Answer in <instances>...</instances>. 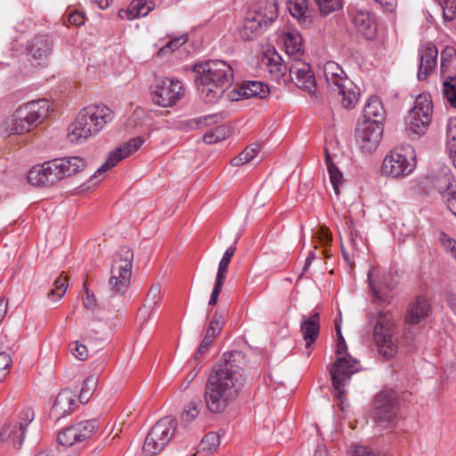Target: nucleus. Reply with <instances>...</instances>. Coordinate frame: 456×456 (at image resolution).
<instances>
[{
    "instance_id": "nucleus-9",
    "label": "nucleus",
    "mask_w": 456,
    "mask_h": 456,
    "mask_svg": "<svg viewBox=\"0 0 456 456\" xmlns=\"http://www.w3.org/2000/svg\"><path fill=\"white\" fill-rule=\"evenodd\" d=\"M176 430V420L171 416H166L155 423L148 432L142 452L146 456L160 452L170 442Z\"/></svg>"
},
{
    "instance_id": "nucleus-6",
    "label": "nucleus",
    "mask_w": 456,
    "mask_h": 456,
    "mask_svg": "<svg viewBox=\"0 0 456 456\" xmlns=\"http://www.w3.org/2000/svg\"><path fill=\"white\" fill-rule=\"evenodd\" d=\"M50 105L45 99L32 101L20 105L13 113L10 130L12 134H21L31 131L47 117Z\"/></svg>"
},
{
    "instance_id": "nucleus-30",
    "label": "nucleus",
    "mask_w": 456,
    "mask_h": 456,
    "mask_svg": "<svg viewBox=\"0 0 456 456\" xmlns=\"http://www.w3.org/2000/svg\"><path fill=\"white\" fill-rule=\"evenodd\" d=\"M287 7L289 13L305 28L312 25V18L308 9L307 0H288Z\"/></svg>"
},
{
    "instance_id": "nucleus-14",
    "label": "nucleus",
    "mask_w": 456,
    "mask_h": 456,
    "mask_svg": "<svg viewBox=\"0 0 456 456\" xmlns=\"http://www.w3.org/2000/svg\"><path fill=\"white\" fill-rule=\"evenodd\" d=\"M183 84L175 78L156 79L151 88L152 101L161 107H171L183 95Z\"/></svg>"
},
{
    "instance_id": "nucleus-59",
    "label": "nucleus",
    "mask_w": 456,
    "mask_h": 456,
    "mask_svg": "<svg viewBox=\"0 0 456 456\" xmlns=\"http://www.w3.org/2000/svg\"><path fill=\"white\" fill-rule=\"evenodd\" d=\"M221 330H222L221 328L209 324L205 336H207L208 338L214 340L218 336V334L221 332Z\"/></svg>"
},
{
    "instance_id": "nucleus-15",
    "label": "nucleus",
    "mask_w": 456,
    "mask_h": 456,
    "mask_svg": "<svg viewBox=\"0 0 456 456\" xmlns=\"http://www.w3.org/2000/svg\"><path fill=\"white\" fill-rule=\"evenodd\" d=\"M384 126L380 121L362 120L355 129V141L363 154L377 150L383 136Z\"/></svg>"
},
{
    "instance_id": "nucleus-16",
    "label": "nucleus",
    "mask_w": 456,
    "mask_h": 456,
    "mask_svg": "<svg viewBox=\"0 0 456 456\" xmlns=\"http://www.w3.org/2000/svg\"><path fill=\"white\" fill-rule=\"evenodd\" d=\"M35 412L32 408L25 407L19 413L16 420L5 423L0 431V437L3 441H11L12 445L20 448L25 438L27 427L34 420Z\"/></svg>"
},
{
    "instance_id": "nucleus-57",
    "label": "nucleus",
    "mask_w": 456,
    "mask_h": 456,
    "mask_svg": "<svg viewBox=\"0 0 456 456\" xmlns=\"http://www.w3.org/2000/svg\"><path fill=\"white\" fill-rule=\"evenodd\" d=\"M68 20L72 25L80 26L85 22V15L81 12L75 11L69 13Z\"/></svg>"
},
{
    "instance_id": "nucleus-46",
    "label": "nucleus",
    "mask_w": 456,
    "mask_h": 456,
    "mask_svg": "<svg viewBox=\"0 0 456 456\" xmlns=\"http://www.w3.org/2000/svg\"><path fill=\"white\" fill-rule=\"evenodd\" d=\"M446 143L449 151L456 150V117L451 118L447 123Z\"/></svg>"
},
{
    "instance_id": "nucleus-43",
    "label": "nucleus",
    "mask_w": 456,
    "mask_h": 456,
    "mask_svg": "<svg viewBox=\"0 0 456 456\" xmlns=\"http://www.w3.org/2000/svg\"><path fill=\"white\" fill-rule=\"evenodd\" d=\"M201 408V401L200 399L191 400L183 409L182 419L191 421L195 419L199 415Z\"/></svg>"
},
{
    "instance_id": "nucleus-11",
    "label": "nucleus",
    "mask_w": 456,
    "mask_h": 456,
    "mask_svg": "<svg viewBox=\"0 0 456 456\" xmlns=\"http://www.w3.org/2000/svg\"><path fill=\"white\" fill-rule=\"evenodd\" d=\"M398 395L393 389H384L378 393L373 401L372 417L379 425L388 428L396 417Z\"/></svg>"
},
{
    "instance_id": "nucleus-12",
    "label": "nucleus",
    "mask_w": 456,
    "mask_h": 456,
    "mask_svg": "<svg viewBox=\"0 0 456 456\" xmlns=\"http://www.w3.org/2000/svg\"><path fill=\"white\" fill-rule=\"evenodd\" d=\"M415 166V157L413 155H407L402 150L394 149L385 156L380 172L385 176L400 179L409 175Z\"/></svg>"
},
{
    "instance_id": "nucleus-52",
    "label": "nucleus",
    "mask_w": 456,
    "mask_h": 456,
    "mask_svg": "<svg viewBox=\"0 0 456 456\" xmlns=\"http://www.w3.org/2000/svg\"><path fill=\"white\" fill-rule=\"evenodd\" d=\"M444 17L452 20L456 15V0H443Z\"/></svg>"
},
{
    "instance_id": "nucleus-26",
    "label": "nucleus",
    "mask_w": 456,
    "mask_h": 456,
    "mask_svg": "<svg viewBox=\"0 0 456 456\" xmlns=\"http://www.w3.org/2000/svg\"><path fill=\"white\" fill-rule=\"evenodd\" d=\"M430 181L433 187L442 195L452 190L453 184H456L450 167L447 166H441L436 170H433L430 175Z\"/></svg>"
},
{
    "instance_id": "nucleus-54",
    "label": "nucleus",
    "mask_w": 456,
    "mask_h": 456,
    "mask_svg": "<svg viewBox=\"0 0 456 456\" xmlns=\"http://www.w3.org/2000/svg\"><path fill=\"white\" fill-rule=\"evenodd\" d=\"M455 57H456V49L452 46H446L441 52V65H442V67H445L446 63L450 62Z\"/></svg>"
},
{
    "instance_id": "nucleus-3",
    "label": "nucleus",
    "mask_w": 456,
    "mask_h": 456,
    "mask_svg": "<svg viewBox=\"0 0 456 456\" xmlns=\"http://www.w3.org/2000/svg\"><path fill=\"white\" fill-rule=\"evenodd\" d=\"M114 118L113 111L106 105H89L83 108L68 129V139L81 143L98 134Z\"/></svg>"
},
{
    "instance_id": "nucleus-61",
    "label": "nucleus",
    "mask_w": 456,
    "mask_h": 456,
    "mask_svg": "<svg viewBox=\"0 0 456 456\" xmlns=\"http://www.w3.org/2000/svg\"><path fill=\"white\" fill-rule=\"evenodd\" d=\"M314 258H315L314 251H310L307 257L305 258L302 275L309 269V267H310L312 262L314 260Z\"/></svg>"
},
{
    "instance_id": "nucleus-35",
    "label": "nucleus",
    "mask_w": 456,
    "mask_h": 456,
    "mask_svg": "<svg viewBox=\"0 0 456 456\" xmlns=\"http://www.w3.org/2000/svg\"><path fill=\"white\" fill-rule=\"evenodd\" d=\"M368 278L370 280V289L374 297L373 300L377 304L389 302L391 299L390 292L394 286L383 282L376 284L370 278V272L368 273Z\"/></svg>"
},
{
    "instance_id": "nucleus-1",
    "label": "nucleus",
    "mask_w": 456,
    "mask_h": 456,
    "mask_svg": "<svg viewBox=\"0 0 456 456\" xmlns=\"http://www.w3.org/2000/svg\"><path fill=\"white\" fill-rule=\"evenodd\" d=\"M246 355L238 350L225 353L215 364L204 386V403L213 414L224 412L240 395L246 383Z\"/></svg>"
},
{
    "instance_id": "nucleus-42",
    "label": "nucleus",
    "mask_w": 456,
    "mask_h": 456,
    "mask_svg": "<svg viewBox=\"0 0 456 456\" xmlns=\"http://www.w3.org/2000/svg\"><path fill=\"white\" fill-rule=\"evenodd\" d=\"M220 445V435L216 432L208 433L201 440V449L207 452H215Z\"/></svg>"
},
{
    "instance_id": "nucleus-63",
    "label": "nucleus",
    "mask_w": 456,
    "mask_h": 456,
    "mask_svg": "<svg viewBox=\"0 0 456 456\" xmlns=\"http://www.w3.org/2000/svg\"><path fill=\"white\" fill-rule=\"evenodd\" d=\"M314 456H330L327 447L324 444H318Z\"/></svg>"
},
{
    "instance_id": "nucleus-44",
    "label": "nucleus",
    "mask_w": 456,
    "mask_h": 456,
    "mask_svg": "<svg viewBox=\"0 0 456 456\" xmlns=\"http://www.w3.org/2000/svg\"><path fill=\"white\" fill-rule=\"evenodd\" d=\"M53 289H52L48 294V298H54L56 297L57 299L61 298L68 288V281L66 277H63L61 274L54 281Z\"/></svg>"
},
{
    "instance_id": "nucleus-8",
    "label": "nucleus",
    "mask_w": 456,
    "mask_h": 456,
    "mask_svg": "<svg viewBox=\"0 0 456 456\" xmlns=\"http://www.w3.org/2000/svg\"><path fill=\"white\" fill-rule=\"evenodd\" d=\"M134 252L127 246L120 247L113 257L109 285L113 293H124L130 287Z\"/></svg>"
},
{
    "instance_id": "nucleus-22",
    "label": "nucleus",
    "mask_w": 456,
    "mask_h": 456,
    "mask_svg": "<svg viewBox=\"0 0 456 456\" xmlns=\"http://www.w3.org/2000/svg\"><path fill=\"white\" fill-rule=\"evenodd\" d=\"M431 312L429 301L424 297L417 298L410 304L405 315V322L408 325L420 324L426 321Z\"/></svg>"
},
{
    "instance_id": "nucleus-36",
    "label": "nucleus",
    "mask_w": 456,
    "mask_h": 456,
    "mask_svg": "<svg viewBox=\"0 0 456 456\" xmlns=\"http://www.w3.org/2000/svg\"><path fill=\"white\" fill-rule=\"evenodd\" d=\"M261 145L259 143H252L246 147L237 157L231 160L233 167L243 166L253 160L260 152Z\"/></svg>"
},
{
    "instance_id": "nucleus-51",
    "label": "nucleus",
    "mask_w": 456,
    "mask_h": 456,
    "mask_svg": "<svg viewBox=\"0 0 456 456\" xmlns=\"http://www.w3.org/2000/svg\"><path fill=\"white\" fill-rule=\"evenodd\" d=\"M449 210L456 216V184L442 197Z\"/></svg>"
},
{
    "instance_id": "nucleus-24",
    "label": "nucleus",
    "mask_w": 456,
    "mask_h": 456,
    "mask_svg": "<svg viewBox=\"0 0 456 456\" xmlns=\"http://www.w3.org/2000/svg\"><path fill=\"white\" fill-rule=\"evenodd\" d=\"M300 331L306 348L311 347L320 333V314L314 312L308 316L304 315L300 322Z\"/></svg>"
},
{
    "instance_id": "nucleus-50",
    "label": "nucleus",
    "mask_w": 456,
    "mask_h": 456,
    "mask_svg": "<svg viewBox=\"0 0 456 456\" xmlns=\"http://www.w3.org/2000/svg\"><path fill=\"white\" fill-rule=\"evenodd\" d=\"M228 316V310L226 308H218L215 312L209 324L223 329Z\"/></svg>"
},
{
    "instance_id": "nucleus-62",
    "label": "nucleus",
    "mask_w": 456,
    "mask_h": 456,
    "mask_svg": "<svg viewBox=\"0 0 456 456\" xmlns=\"http://www.w3.org/2000/svg\"><path fill=\"white\" fill-rule=\"evenodd\" d=\"M447 303L451 311L456 315V292L449 296Z\"/></svg>"
},
{
    "instance_id": "nucleus-55",
    "label": "nucleus",
    "mask_w": 456,
    "mask_h": 456,
    "mask_svg": "<svg viewBox=\"0 0 456 456\" xmlns=\"http://www.w3.org/2000/svg\"><path fill=\"white\" fill-rule=\"evenodd\" d=\"M318 239L324 247L330 245L332 238L331 233L327 227L320 228L318 232Z\"/></svg>"
},
{
    "instance_id": "nucleus-39",
    "label": "nucleus",
    "mask_w": 456,
    "mask_h": 456,
    "mask_svg": "<svg viewBox=\"0 0 456 456\" xmlns=\"http://www.w3.org/2000/svg\"><path fill=\"white\" fill-rule=\"evenodd\" d=\"M98 385V378L95 375L88 376L83 382L79 394L81 403H86Z\"/></svg>"
},
{
    "instance_id": "nucleus-60",
    "label": "nucleus",
    "mask_w": 456,
    "mask_h": 456,
    "mask_svg": "<svg viewBox=\"0 0 456 456\" xmlns=\"http://www.w3.org/2000/svg\"><path fill=\"white\" fill-rule=\"evenodd\" d=\"M8 301L5 298L0 299V323L4 320L7 312Z\"/></svg>"
},
{
    "instance_id": "nucleus-34",
    "label": "nucleus",
    "mask_w": 456,
    "mask_h": 456,
    "mask_svg": "<svg viewBox=\"0 0 456 456\" xmlns=\"http://www.w3.org/2000/svg\"><path fill=\"white\" fill-rule=\"evenodd\" d=\"M154 8V3L148 0H133L127 8L129 20L146 16Z\"/></svg>"
},
{
    "instance_id": "nucleus-23",
    "label": "nucleus",
    "mask_w": 456,
    "mask_h": 456,
    "mask_svg": "<svg viewBox=\"0 0 456 456\" xmlns=\"http://www.w3.org/2000/svg\"><path fill=\"white\" fill-rule=\"evenodd\" d=\"M352 22L356 29L367 39H373L377 34L374 15L367 11L358 10L352 14Z\"/></svg>"
},
{
    "instance_id": "nucleus-21",
    "label": "nucleus",
    "mask_w": 456,
    "mask_h": 456,
    "mask_svg": "<svg viewBox=\"0 0 456 456\" xmlns=\"http://www.w3.org/2000/svg\"><path fill=\"white\" fill-rule=\"evenodd\" d=\"M76 397V395L70 390L67 389L60 392L51 408L50 417L53 419L59 420L72 412Z\"/></svg>"
},
{
    "instance_id": "nucleus-4",
    "label": "nucleus",
    "mask_w": 456,
    "mask_h": 456,
    "mask_svg": "<svg viewBox=\"0 0 456 456\" xmlns=\"http://www.w3.org/2000/svg\"><path fill=\"white\" fill-rule=\"evenodd\" d=\"M85 167V160L79 157L55 159L34 166L28 174V181L36 187L52 186L64 177L78 173Z\"/></svg>"
},
{
    "instance_id": "nucleus-29",
    "label": "nucleus",
    "mask_w": 456,
    "mask_h": 456,
    "mask_svg": "<svg viewBox=\"0 0 456 456\" xmlns=\"http://www.w3.org/2000/svg\"><path fill=\"white\" fill-rule=\"evenodd\" d=\"M236 92L242 99L252 97L264 99L269 94V87L266 84L260 81H245L239 86Z\"/></svg>"
},
{
    "instance_id": "nucleus-64",
    "label": "nucleus",
    "mask_w": 456,
    "mask_h": 456,
    "mask_svg": "<svg viewBox=\"0 0 456 456\" xmlns=\"http://www.w3.org/2000/svg\"><path fill=\"white\" fill-rule=\"evenodd\" d=\"M184 42L185 40H183V42H181V38H175L174 40L169 41L167 45H169L170 50L173 52L176 50L179 46H181Z\"/></svg>"
},
{
    "instance_id": "nucleus-27",
    "label": "nucleus",
    "mask_w": 456,
    "mask_h": 456,
    "mask_svg": "<svg viewBox=\"0 0 456 456\" xmlns=\"http://www.w3.org/2000/svg\"><path fill=\"white\" fill-rule=\"evenodd\" d=\"M265 28L264 23L250 11L247 13L243 20V24L240 29V37L244 41L254 40L263 32Z\"/></svg>"
},
{
    "instance_id": "nucleus-40",
    "label": "nucleus",
    "mask_w": 456,
    "mask_h": 456,
    "mask_svg": "<svg viewBox=\"0 0 456 456\" xmlns=\"http://www.w3.org/2000/svg\"><path fill=\"white\" fill-rule=\"evenodd\" d=\"M444 95L452 107L456 108V77H447L443 84Z\"/></svg>"
},
{
    "instance_id": "nucleus-53",
    "label": "nucleus",
    "mask_w": 456,
    "mask_h": 456,
    "mask_svg": "<svg viewBox=\"0 0 456 456\" xmlns=\"http://www.w3.org/2000/svg\"><path fill=\"white\" fill-rule=\"evenodd\" d=\"M224 283V280L216 278L214 289L212 290L208 305H216L218 301V296L222 290L223 285Z\"/></svg>"
},
{
    "instance_id": "nucleus-37",
    "label": "nucleus",
    "mask_w": 456,
    "mask_h": 456,
    "mask_svg": "<svg viewBox=\"0 0 456 456\" xmlns=\"http://www.w3.org/2000/svg\"><path fill=\"white\" fill-rule=\"evenodd\" d=\"M231 134V130L225 126H216L207 132L203 136V142L207 144H213L225 140Z\"/></svg>"
},
{
    "instance_id": "nucleus-56",
    "label": "nucleus",
    "mask_w": 456,
    "mask_h": 456,
    "mask_svg": "<svg viewBox=\"0 0 456 456\" xmlns=\"http://www.w3.org/2000/svg\"><path fill=\"white\" fill-rule=\"evenodd\" d=\"M86 297L83 299L84 306L88 309H93L96 305V298L89 289L84 285Z\"/></svg>"
},
{
    "instance_id": "nucleus-7",
    "label": "nucleus",
    "mask_w": 456,
    "mask_h": 456,
    "mask_svg": "<svg viewBox=\"0 0 456 456\" xmlns=\"http://www.w3.org/2000/svg\"><path fill=\"white\" fill-rule=\"evenodd\" d=\"M324 76L328 85L340 96V102L345 109L355 107L360 95L359 87L349 79L343 69L334 61L327 62Z\"/></svg>"
},
{
    "instance_id": "nucleus-2",
    "label": "nucleus",
    "mask_w": 456,
    "mask_h": 456,
    "mask_svg": "<svg viewBox=\"0 0 456 456\" xmlns=\"http://www.w3.org/2000/svg\"><path fill=\"white\" fill-rule=\"evenodd\" d=\"M195 84L207 102H216L233 83V70L225 61L209 60L193 65Z\"/></svg>"
},
{
    "instance_id": "nucleus-28",
    "label": "nucleus",
    "mask_w": 456,
    "mask_h": 456,
    "mask_svg": "<svg viewBox=\"0 0 456 456\" xmlns=\"http://www.w3.org/2000/svg\"><path fill=\"white\" fill-rule=\"evenodd\" d=\"M256 17L264 23L265 27L272 24L278 17V4L276 0H260L257 7L251 11Z\"/></svg>"
},
{
    "instance_id": "nucleus-47",
    "label": "nucleus",
    "mask_w": 456,
    "mask_h": 456,
    "mask_svg": "<svg viewBox=\"0 0 456 456\" xmlns=\"http://www.w3.org/2000/svg\"><path fill=\"white\" fill-rule=\"evenodd\" d=\"M322 14L329 15L341 7L340 0H314Z\"/></svg>"
},
{
    "instance_id": "nucleus-20",
    "label": "nucleus",
    "mask_w": 456,
    "mask_h": 456,
    "mask_svg": "<svg viewBox=\"0 0 456 456\" xmlns=\"http://www.w3.org/2000/svg\"><path fill=\"white\" fill-rule=\"evenodd\" d=\"M438 50L433 43H428L419 50V80H425L436 66Z\"/></svg>"
},
{
    "instance_id": "nucleus-18",
    "label": "nucleus",
    "mask_w": 456,
    "mask_h": 456,
    "mask_svg": "<svg viewBox=\"0 0 456 456\" xmlns=\"http://www.w3.org/2000/svg\"><path fill=\"white\" fill-rule=\"evenodd\" d=\"M144 142V139L142 136H137L130 139L128 142L123 143L115 151L109 153L108 159L94 173L93 177H96L97 175H102L104 172H107L117 163H118L123 159L129 157L131 154L134 153L138 151Z\"/></svg>"
},
{
    "instance_id": "nucleus-48",
    "label": "nucleus",
    "mask_w": 456,
    "mask_h": 456,
    "mask_svg": "<svg viewBox=\"0 0 456 456\" xmlns=\"http://www.w3.org/2000/svg\"><path fill=\"white\" fill-rule=\"evenodd\" d=\"M69 350L72 355L79 361H86L88 357L87 347L78 341L71 342L69 344Z\"/></svg>"
},
{
    "instance_id": "nucleus-17",
    "label": "nucleus",
    "mask_w": 456,
    "mask_h": 456,
    "mask_svg": "<svg viewBox=\"0 0 456 456\" xmlns=\"http://www.w3.org/2000/svg\"><path fill=\"white\" fill-rule=\"evenodd\" d=\"M100 427L96 419L77 422L58 434L57 441L63 446H72L90 438Z\"/></svg>"
},
{
    "instance_id": "nucleus-31",
    "label": "nucleus",
    "mask_w": 456,
    "mask_h": 456,
    "mask_svg": "<svg viewBox=\"0 0 456 456\" xmlns=\"http://www.w3.org/2000/svg\"><path fill=\"white\" fill-rule=\"evenodd\" d=\"M284 46L293 61L300 60L299 56L304 53L303 38L297 31L291 30L284 35Z\"/></svg>"
},
{
    "instance_id": "nucleus-10",
    "label": "nucleus",
    "mask_w": 456,
    "mask_h": 456,
    "mask_svg": "<svg viewBox=\"0 0 456 456\" xmlns=\"http://www.w3.org/2000/svg\"><path fill=\"white\" fill-rule=\"evenodd\" d=\"M373 338L379 354L384 357L389 359L396 354L397 344L394 337V323L388 312H379Z\"/></svg>"
},
{
    "instance_id": "nucleus-19",
    "label": "nucleus",
    "mask_w": 456,
    "mask_h": 456,
    "mask_svg": "<svg viewBox=\"0 0 456 456\" xmlns=\"http://www.w3.org/2000/svg\"><path fill=\"white\" fill-rule=\"evenodd\" d=\"M290 78L302 90L315 93L316 82L308 63L297 60L289 67Z\"/></svg>"
},
{
    "instance_id": "nucleus-58",
    "label": "nucleus",
    "mask_w": 456,
    "mask_h": 456,
    "mask_svg": "<svg viewBox=\"0 0 456 456\" xmlns=\"http://www.w3.org/2000/svg\"><path fill=\"white\" fill-rule=\"evenodd\" d=\"M380 4L386 12H393L397 4V0H374Z\"/></svg>"
},
{
    "instance_id": "nucleus-49",
    "label": "nucleus",
    "mask_w": 456,
    "mask_h": 456,
    "mask_svg": "<svg viewBox=\"0 0 456 456\" xmlns=\"http://www.w3.org/2000/svg\"><path fill=\"white\" fill-rule=\"evenodd\" d=\"M12 358L7 353H0V382L7 376L12 365Z\"/></svg>"
},
{
    "instance_id": "nucleus-32",
    "label": "nucleus",
    "mask_w": 456,
    "mask_h": 456,
    "mask_svg": "<svg viewBox=\"0 0 456 456\" xmlns=\"http://www.w3.org/2000/svg\"><path fill=\"white\" fill-rule=\"evenodd\" d=\"M385 118V110L378 97L371 96L364 105L363 120L380 121Z\"/></svg>"
},
{
    "instance_id": "nucleus-41",
    "label": "nucleus",
    "mask_w": 456,
    "mask_h": 456,
    "mask_svg": "<svg viewBox=\"0 0 456 456\" xmlns=\"http://www.w3.org/2000/svg\"><path fill=\"white\" fill-rule=\"evenodd\" d=\"M235 250H236V248L233 246L229 247L225 250L221 261L219 262L216 278L222 279V280L225 281L227 269H228L229 264L231 263V260L234 255Z\"/></svg>"
},
{
    "instance_id": "nucleus-13",
    "label": "nucleus",
    "mask_w": 456,
    "mask_h": 456,
    "mask_svg": "<svg viewBox=\"0 0 456 456\" xmlns=\"http://www.w3.org/2000/svg\"><path fill=\"white\" fill-rule=\"evenodd\" d=\"M432 111L431 100L426 94L417 96L406 118V131L418 135L425 134L431 122Z\"/></svg>"
},
{
    "instance_id": "nucleus-5",
    "label": "nucleus",
    "mask_w": 456,
    "mask_h": 456,
    "mask_svg": "<svg viewBox=\"0 0 456 456\" xmlns=\"http://www.w3.org/2000/svg\"><path fill=\"white\" fill-rule=\"evenodd\" d=\"M346 344L342 336L338 337L337 361L332 364L330 369L332 387L336 392L337 398L343 403L346 398L345 387L348 384L351 376L355 373L358 368V361L352 358L351 355L346 354Z\"/></svg>"
},
{
    "instance_id": "nucleus-45",
    "label": "nucleus",
    "mask_w": 456,
    "mask_h": 456,
    "mask_svg": "<svg viewBox=\"0 0 456 456\" xmlns=\"http://www.w3.org/2000/svg\"><path fill=\"white\" fill-rule=\"evenodd\" d=\"M161 299V289L159 284L152 285L147 293L144 307L154 308Z\"/></svg>"
},
{
    "instance_id": "nucleus-33",
    "label": "nucleus",
    "mask_w": 456,
    "mask_h": 456,
    "mask_svg": "<svg viewBox=\"0 0 456 456\" xmlns=\"http://www.w3.org/2000/svg\"><path fill=\"white\" fill-rule=\"evenodd\" d=\"M324 155L330 183L334 189L335 193L338 195L339 186L344 183L343 174L333 162L331 156L327 149H324Z\"/></svg>"
},
{
    "instance_id": "nucleus-25",
    "label": "nucleus",
    "mask_w": 456,
    "mask_h": 456,
    "mask_svg": "<svg viewBox=\"0 0 456 456\" xmlns=\"http://www.w3.org/2000/svg\"><path fill=\"white\" fill-rule=\"evenodd\" d=\"M27 51L36 60L45 59L53 51V40L48 35H36L28 42Z\"/></svg>"
},
{
    "instance_id": "nucleus-38",
    "label": "nucleus",
    "mask_w": 456,
    "mask_h": 456,
    "mask_svg": "<svg viewBox=\"0 0 456 456\" xmlns=\"http://www.w3.org/2000/svg\"><path fill=\"white\" fill-rule=\"evenodd\" d=\"M268 71L274 75L277 78L283 76L286 65L282 63L281 57L277 53H273L271 56H265L264 59Z\"/></svg>"
}]
</instances>
